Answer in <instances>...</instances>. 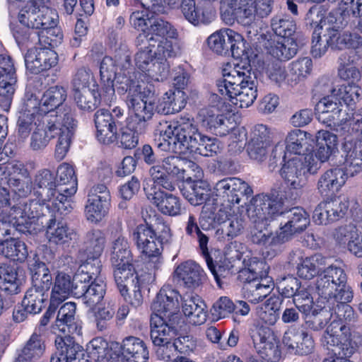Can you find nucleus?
Masks as SVG:
<instances>
[{"label": "nucleus", "instance_id": "obj_1", "mask_svg": "<svg viewBox=\"0 0 362 362\" xmlns=\"http://www.w3.org/2000/svg\"><path fill=\"white\" fill-rule=\"evenodd\" d=\"M314 154L303 158H293L285 160L279 173L284 184L274 185L269 194H257L252 199L248 210L252 219H265L281 209L286 202L300 197L301 189L306 185L311 175L317 173V160Z\"/></svg>", "mask_w": 362, "mask_h": 362}, {"label": "nucleus", "instance_id": "obj_2", "mask_svg": "<svg viewBox=\"0 0 362 362\" xmlns=\"http://www.w3.org/2000/svg\"><path fill=\"white\" fill-rule=\"evenodd\" d=\"M354 293L347 284L344 270L336 265L325 267L324 259H318V321L325 325L332 318L346 322H354L356 315L348 305Z\"/></svg>", "mask_w": 362, "mask_h": 362}, {"label": "nucleus", "instance_id": "obj_3", "mask_svg": "<svg viewBox=\"0 0 362 362\" xmlns=\"http://www.w3.org/2000/svg\"><path fill=\"white\" fill-rule=\"evenodd\" d=\"M237 35L232 36L229 45V54L235 59H241L232 68L222 70V78L216 81L218 92L227 96L230 101L240 108L250 107L257 97L258 81L245 55L243 43Z\"/></svg>", "mask_w": 362, "mask_h": 362}, {"label": "nucleus", "instance_id": "obj_4", "mask_svg": "<svg viewBox=\"0 0 362 362\" xmlns=\"http://www.w3.org/2000/svg\"><path fill=\"white\" fill-rule=\"evenodd\" d=\"M179 293L170 286L163 287L154 299L151 316V339L154 345L164 346L177 335L182 320Z\"/></svg>", "mask_w": 362, "mask_h": 362}, {"label": "nucleus", "instance_id": "obj_5", "mask_svg": "<svg viewBox=\"0 0 362 362\" xmlns=\"http://www.w3.org/2000/svg\"><path fill=\"white\" fill-rule=\"evenodd\" d=\"M132 240L141 254L158 269L163 262V246L172 242V233L168 225L160 223L154 229L148 224H139L131 234Z\"/></svg>", "mask_w": 362, "mask_h": 362}, {"label": "nucleus", "instance_id": "obj_6", "mask_svg": "<svg viewBox=\"0 0 362 362\" xmlns=\"http://www.w3.org/2000/svg\"><path fill=\"white\" fill-rule=\"evenodd\" d=\"M56 351L50 357V362H71L72 361L85 362H104L105 358V346L107 342L100 338L92 339L87 346L86 350L65 339L57 336L54 340Z\"/></svg>", "mask_w": 362, "mask_h": 362}, {"label": "nucleus", "instance_id": "obj_7", "mask_svg": "<svg viewBox=\"0 0 362 362\" xmlns=\"http://www.w3.org/2000/svg\"><path fill=\"white\" fill-rule=\"evenodd\" d=\"M321 341L329 356V359L325 358L323 362H336L337 360L346 361L355 351L353 344H362V337H358V341H353L350 327L333 320L327 327Z\"/></svg>", "mask_w": 362, "mask_h": 362}, {"label": "nucleus", "instance_id": "obj_8", "mask_svg": "<svg viewBox=\"0 0 362 362\" xmlns=\"http://www.w3.org/2000/svg\"><path fill=\"white\" fill-rule=\"evenodd\" d=\"M40 208L37 202H28L25 199L13 205L8 217L0 219V243L6 235L14 236L16 232L25 235L36 234V229L32 226V218Z\"/></svg>", "mask_w": 362, "mask_h": 362}, {"label": "nucleus", "instance_id": "obj_9", "mask_svg": "<svg viewBox=\"0 0 362 362\" xmlns=\"http://www.w3.org/2000/svg\"><path fill=\"white\" fill-rule=\"evenodd\" d=\"M156 132L160 135H166L168 139L174 137L173 151L183 152L189 148L198 137L199 132L197 126L189 118H180V120L168 122L160 121L156 126Z\"/></svg>", "mask_w": 362, "mask_h": 362}, {"label": "nucleus", "instance_id": "obj_10", "mask_svg": "<svg viewBox=\"0 0 362 362\" xmlns=\"http://www.w3.org/2000/svg\"><path fill=\"white\" fill-rule=\"evenodd\" d=\"M148 359V351L144 342L139 338L128 337L123 340L122 346L118 343L112 344L110 348L105 346L106 362H138Z\"/></svg>", "mask_w": 362, "mask_h": 362}, {"label": "nucleus", "instance_id": "obj_11", "mask_svg": "<svg viewBox=\"0 0 362 362\" xmlns=\"http://www.w3.org/2000/svg\"><path fill=\"white\" fill-rule=\"evenodd\" d=\"M40 209H37L36 216L32 218V226L36 229V234L43 229H46L47 235L50 242L57 245H64L71 241L75 233L66 224L56 222V215L52 212H43V206L40 205Z\"/></svg>", "mask_w": 362, "mask_h": 362}, {"label": "nucleus", "instance_id": "obj_12", "mask_svg": "<svg viewBox=\"0 0 362 362\" xmlns=\"http://www.w3.org/2000/svg\"><path fill=\"white\" fill-rule=\"evenodd\" d=\"M63 124L62 113L57 115L56 112L44 114L40 119V124L36 127L31 135L30 148L33 151L44 149L49 141L57 136Z\"/></svg>", "mask_w": 362, "mask_h": 362}, {"label": "nucleus", "instance_id": "obj_13", "mask_svg": "<svg viewBox=\"0 0 362 362\" xmlns=\"http://www.w3.org/2000/svg\"><path fill=\"white\" fill-rule=\"evenodd\" d=\"M215 195L226 202L228 206L239 204L244 197H248L252 193L251 187L244 180L230 177L218 181L214 187Z\"/></svg>", "mask_w": 362, "mask_h": 362}, {"label": "nucleus", "instance_id": "obj_14", "mask_svg": "<svg viewBox=\"0 0 362 362\" xmlns=\"http://www.w3.org/2000/svg\"><path fill=\"white\" fill-rule=\"evenodd\" d=\"M330 95L323 97L318 101V111L322 113L332 112L338 108L342 103L351 105L352 103L358 101L362 94L361 88L355 84L340 86L337 88H332L329 90Z\"/></svg>", "mask_w": 362, "mask_h": 362}, {"label": "nucleus", "instance_id": "obj_15", "mask_svg": "<svg viewBox=\"0 0 362 362\" xmlns=\"http://www.w3.org/2000/svg\"><path fill=\"white\" fill-rule=\"evenodd\" d=\"M110 193L105 184L93 186L88 194L85 207V214L88 221L99 223L108 213Z\"/></svg>", "mask_w": 362, "mask_h": 362}, {"label": "nucleus", "instance_id": "obj_16", "mask_svg": "<svg viewBox=\"0 0 362 362\" xmlns=\"http://www.w3.org/2000/svg\"><path fill=\"white\" fill-rule=\"evenodd\" d=\"M180 9L185 18L194 26L209 25L216 18L211 0H182Z\"/></svg>", "mask_w": 362, "mask_h": 362}, {"label": "nucleus", "instance_id": "obj_17", "mask_svg": "<svg viewBox=\"0 0 362 362\" xmlns=\"http://www.w3.org/2000/svg\"><path fill=\"white\" fill-rule=\"evenodd\" d=\"M148 27L144 33H139L135 40V45L156 47L157 41L167 36L171 39L177 37V30L168 21L153 16L148 18Z\"/></svg>", "mask_w": 362, "mask_h": 362}, {"label": "nucleus", "instance_id": "obj_18", "mask_svg": "<svg viewBox=\"0 0 362 362\" xmlns=\"http://www.w3.org/2000/svg\"><path fill=\"white\" fill-rule=\"evenodd\" d=\"M26 69L31 74H38L50 69L58 62V55L50 47H34L24 56Z\"/></svg>", "mask_w": 362, "mask_h": 362}, {"label": "nucleus", "instance_id": "obj_19", "mask_svg": "<svg viewBox=\"0 0 362 362\" xmlns=\"http://www.w3.org/2000/svg\"><path fill=\"white\" fill-rule=\"evenodd\" d=\"M284 206V204L281 209L283 214L278 215L286 214L288 221L280 228L276 238L277 243H283L289 240L294 234L303 231L310 223L307 213L302 208L295 207L284 212L283 211Z\"/></svg>", "mask_w": 362, "mask_h": 362}, {"label": "nucleus", "instance_id": "obj_20", "mask_svg": "<svg viewBox=\"0 0 362 362\" xmlns=\"http://www.w3.org/2000/svg\"><path fill=\"white\" fill-rule=\"evenodd\" d=\"M317 136L295 129L291 131L286 138V150L293 154L301 155L298 158L305 157L307 154H314L315 160H317Z\"/></svg>", "mask_w": 362, "mask_h": 362}, {"label": "nucleus", "instance_id": "obj_21", "mask_svg": "<svg viewBox=\"0 0 362 362\" xmlns=\"http://www.w3.org/2000/svg\"><path fill=\"white\" fill-rule=\"evenodd\" d=\"M106 284L101 279L84 282H74L73 296L80 298L86 307L93 309L103 299Z\"/></svg>", "mask_w": 362, "mask_h": 362}, {"label": "nucleus", "instance_id": "obj_22", "mask_svg": "<svg viewBox=\"0 0 362 362\" xmlns=\"http://www.w3.org/2000/svg\"><path fill=\"white\" fill-rule=\"evenodd\" d=\"M115 267V280L124 299H126V296L129 290V287L135 286L136 284H139L140 281L146 280L147 284H150L153 283L156 280L155 272L139 276L135 272V270L131 263H129L127 265H119Z\"/></svg>", "mask_w": 362, "mask_h": 362}, {"label": "nucleus", "instance_id": "obj_23", "mask_svg": "<svg viewBox=\"0 0 362 362\" xmlns=\"http://www.w3.org/2000/svg\"><path fill=\"white\" fill-rule=\"evenodd\" d=\"M128 107L134 110V115L130 117L133 124H136V131L140 133H145L148 127V120L153 115V102L146 98L144 100L143 92L135 98L128 100Z\"/></svg>", "mask_w": 362, "mask_h": 362}, {"label": "nucleus", "instance_id": "obj_24", "mask_svg": "<svg viewBox=\"0 0 362 362\" xmlns=\"http://www.w3.org/2000/svg\"><path fill=\"white\" fill-rule=\"evenodd\" d=\"M38 100L35 98L27 99L19 112L17 129L21 138H27L31 130L36 126V120L40 122L42 115L37 109Z\"/></svg>", "mask_w": 362, "mask_h": 362}, {"label": "nucleus", "instance_id": "obj_25", "mask_svg": "<svg viewBox=\"0 0 362 362\" xmlns=\"http://www.w3.org/2000/svg\"><path fill=\"white\" fill-rule=\"evenodd\" d=\"M76 304L74 302L64 303L59 309L54 327L69 334H81V325L76 315Z\"/></svg>", "mask_w": 362, "mask_h": 362}, {"label": "nucleus", "instance_id": "obj_26", "mask_svg": "<svg viewBox=\"0 0 362 362\" xmlns=\"http://www.w3.org/2000/svg\"><path fill=\"white\" fill-rule=\"evenodd\" d=\"M350 127H351V134L361 131V139H357L354 144L349 142L344 145L345 153L342 156L344 162L341 168L348 177H354L362 171V128L356 132L353 130L352 126Z\"/></svg>", "mask_w": 362, "mask_h": 362}, {"label": "nucleus", "instance_id": "obj_27", "mask_svg": "<svg viewBox=\"0 0 362 362\" xmlns=\"http://www.w3.org/2000/svg\"><path fill=\"white\" fill-rule=\"evenodd\" d=\"M102 97L106 104L111 103L115 98L114 81L117 78V66L110 57H105L100 66Z\"/></svg>", "mask_w": 362, "mask_h": 362}, {"label": "nucleus", "instance_id": "obj_28", "mask_svg": "<svg viewBox=\"0 0 362 362\" xmlns=\"http://www.w3.org/2000/svg\"><path fill=\"white\" fill-rule=\"evenodd\" d=\"M174 274L177 282L189 288L199 287L205 277L204 270L192 260H187L180 264L176 267Z\"/></svg>", "mask_w": 362, "mask_h": 362}, {"label": "nucleus", "instance_id": "obj_29", "mask_svg": "<svg viewBox=\"0 0 362 362\" xmlns=\"http://www.w3.org/2000/svg\"><path fill=\"white\" fill-rule=\"evenodd\" d=\"M62 127H59L61 130L57 135L59 138L54 153L57 160H62L66 155L77 126V122L74 119L73 113L69 111L62 113Z\"/></svg>", "mask_w": 362, "mask_h": 362}, {"label": "nucleus", "instance_id": "obj_30", "mask_svg": "<svg viewBox=\"0 0 362 362\" xmlns=\"http://www.w3.org/2000/svg\"><path fill=\"white\" fill-rule=\"evenodd\" d=\"M349 204L345 199L332 197L318 204V221L320 224L327 225L343 218Z\"/></svg>", "mask_w": 362, "mask_h": 362}, {"label": "nucleus", "instance_id": "obj_31", "mask_svg": "<svg viewBox=\"0 0 362 362\" xmlns=\"http://www.w3.org/2000/svg\"><path fill=\"white\" fill-rule=\"evenodd\" d=\"M66 98V91L62 86H52L47 90L42 95L40 102H38L37 109L42 114H48L50 112H56L60 115L65 112H72L71 109L67 107L63 110L59 106L65 101Z\"/></svg>", "mask_w": 362, "mask_h": 362}, {"label": "nucleus", "instance_id": "obj_32", "mask_svg": "<svg viewBox=\"0 0 362 362\" xmlns=\"http://www.w3.org/2000/svg\"><path fill=\"white\" fill-rule=\"evenodd\" d=\"M252 199L247 208L248 217L255 224L250 231V238L251 241L255 244L262 245H276L282 244L283 243H277L276 241L277 233L276 234H273L267 229L266 226L267 225V221L272 220L276 216H278L279 214H283V212L279 210V212L274 214L270 217H267L265 219L255 220L252 219L249 214L248 210L250 209Z\"/></svg>", "mask_w": 362, "mask_h": 362}, {"label": "nucleus", "instance_id": "obj_33", "mask_svg": "<svg viewBox=\"0 0 362 362\" xmlns=\"http://www.w3.org/2000/svg\"><path fill=\"white\" fill-rule=\"evenodd\" d=\"M98 141L105 144L114 142L117 139L118 127L113 124L110 112L105 109L98 110L94 115Z\"/></svg>", "mask_w": 362, "mask_h": 362}, {"label": "nucleus", "instance_id": "obj_34", "mask_svg": "<svg viewBox=\"0 0 362 362\" xmlns=\"http://www.w3.org/2000/svg\"><path fill=\"white\" fill-rule=\"evenodd\" d=\"M197 119L204 127L216 135L225 136L229 132L226 124V117L214 106L201 109Z\"/></svg>", "mask_w": 362, "mask_h": 362}, {"label": "nucleus", "instance_id": "obj_35", "mask_svg": "<svg viewBox=\"0 0 362 362\" xmlns=\"http://www.w3.org/2000/svg\"><path fill=\"white\" fill-rule=\"evenodd\" d=\"M146 195L162 214L169 216L180 214V200L175 195L162 190L155 191L153 193L146 192Z\"/></svg>", "mask_w": 362, "mask_h": 362}, {"label": "nucleus", "instance_id": "obj_36", "mask_svg": "<svg viewBox=\"0 0 362 362\" xmlns=\"http://www.w3.org/2000/svg\"><path fill=\"white\" fill-rule=\"evenodd\" d=\"M34 184L38 188L37 191L39 202L49 201L54 196V193L59 191L56 184V175L48 169H42L37 172Z\"/></svg>", "mask_w": 362, "mask_h": 362}, {"label": "nucleus", "instance_id": "obj_37", "mask_svg": "<svg viewBox=\"0 0 362 362\" xmlns=\"http://www.w3.org/2000/svg\"><path fill=\"white\" fill-rule=\"evenodd\" d=\"M186 103V95L183 90L170 89L159 100L156 110L165 115L173 114L183 109Z\"/></svg>", "mask_w": 362, "mask_h": 362}, {"label": "nucleus", "instance_id": "obj_38", "mask_svg": "<svg viewBox=\"0 0 362 362\" xmlns=\"http://www.w3.org/2000/svg\"><path fill=\"white\" fill-rule=\"evenodd\" d=\"M230 210V207L228 205L221 206L214 213L210 211L209 204L204 205L199 216V224L202 230L216 228L217 226L221 227L232 216Z\"/></svg>", "mask_w": 362, "mask_h": 362}, {"label": "nucleus", "instance_id": "obj_39", "mask_svg": "<svg viewBox=\"0 0 362 362\" xmlns=\"http://www.w3.org/2000/svg\"><path fill=\"white\" fill-rule=\"evenodd\" d=\"M270 335L269 329L261 328L252 336V340L260 357L268 362H273L272 360L280 359L278 358L280 351L277 346L269 341Z\"/></svg>", "mask_w": 362, "mask_h": 362}, {"label": "nucleus", "instance_id": "obj_40", "mask_svg": "<svg viewBox=\"0 0 362 362\" xmlns=\"http://www.w3.org/2000/svg\"><path fill=\"white\" fill-rule=\"evenodd\" d=\"M326 44L318 49V55L324 54L327 47L332 49H357L362 45V37L356 33H343L338 35H333L325 39Z\"/></svg>", "mask_w": 362, "mask_h": 362}, {"label": "nucleus", "instance_id": "obj_41", "mask_svg": "<svg viewBox=\"0 0 362 362\" xmlns=\"http://www.w3.org/2000/svg\"><path fill=\"white\" fill-rule=\"evenodd\" d=\"M206 305L198 296H192L185 300L182 305V311L186 317L194 325H202L206 320Z\"/></svg>", "mask_w": 362, "mask_h": 362}, {"label": "nucleus", "instance_id": "obj_42", "mask_svg": "<svg viewBox=\"0 0 362 362\" xmlns=\"http://www.w3.org/2000/svg\"><path fill=\"white\" fill-rule=\"evenodd\" d=\"M74 287V276L58 272L52 289L50 300L61 304L71 293Z\"/></svg>", "mask_w": 362, "mask_h": 362}, {"label": "nucleus", "instance_id": "obj_43", "mask_svg": "<svg viewBox=\"0 0 362 362\" xmlns=\"http://www.w3.org/2000/svg\"><path fill=\"white\" fill-rule=\"evenodd\" d=\"M348 176L340 168H332L327 170L318 181V189L321 192H337L346 182Z\"/></svg>", "mask_w": 362, "mask_h": 362}, {"label": "nucleus", "instance_id": "obj_44", "mask_svg": "<svg viewBox=\"0 0 362 362\" xmlns=\"http://www.w3.org/2000/svg\"><path fill=\"white\" fill-rule=\"evenodd\" d=\"M288 259L290 264H297V272L300 278L311 279L317 275V259L314 256L303 259L301 252L296 250L289 254Z\"/></svg>", "mask_w": 362, "mask_h": 362}, {"label": "nucleus", "instance_id": "obj_45", "mask_svg": "<svg viewBox=\"0 0 362 362\" xmlns=\"http://www.w3.org/2000/svg\"><path fill=\"white\" fill-rule=\"evenodd\" d=\"M240 36L231 29L220 30L211 34L207 39L209 48L217 54L229 55V45L232 43V36Z\"/></svg>", "mask_w": 362, "mask_h": 362}, {"label": "nucleus", "instance_id": "obj_46", "mask_svg": "<svg viewBox=\"0 0 362 362\" xmlns=\"http://www.w3.org/2000/svg\"><path fill=\"white\" fill-rule=\"evenodd\" d=\"M110 255V261L113 267L127 265L132 261L129 243L122 235H119L112 241Z\"/></svg>", "mask_w": 362, "mask_h": 362}, {"label": "nucleus", "instance_id": "obj_47", "mask_svg": "<svg viewBox=\"0 0 362 362\" xmlns=\"http://www.w3.org/2000/svg\"><path fill=\"white\" fill-rule=\"evenodd\" d=\"M97 86L93 83L92 88L74 92V100L81 110L92 111L99 105L100 100H104L102 97V90L98 93Z\"/></svg>", "mask_w": 362, "mask_h": 362}, {"label": "nucleus", "instance_id": "obj_48", "mask_svg": "<svg viewBox=\"0 0 362 362\" xmlns=\"http://www.w3.org/2000/svg\"><path fill=\"white\" fill-rule=\"evenodd\" d=\"M266 279L245 282L243 286V297L252 303H258L265 298L272 291V284H265ZM268 283V281H267Z\"/></svg>", "mask_w": 362, "mask_h": 362}, {"label": "nucleus", "instance_id": "obj_49", "mask_svg": "<svg viewBox=\"0 0 362 362\" xmlns=\"http://www.w3.org/2000/svg\"><path fill=\"white\" fill-rule=\"evenodd\" d=\"M0 254L13 261L23 262L28 256L25 244L17 238H11L0 243Z\"/></svg>", "mask_w": 362, "mask_h": 362}, {"label": "nucleus", "instance_id": "obj_50", "mask_svg": "<svg viewBox=\"0 0 362 362\" xmlns=\"http://www.w3.org/2000/svg\"><path fill=\"white\" fill-rule=\"evenodd\" d=\"M45 346L41 337L33 334L19 354L16 362H32L40 360Z\"/></svg>", "mask_w": 362, "mask_h": 362}, {"label": "nucleus", "instance_id": "obj_51", "mask_svg": "<svg viewBox=\"0 0 362 362\" xmlns=\"http://www.w3.org/2000/svg\"><path fill=\"white\" fill-rule=\"evenodd\" d=\"M59 184V189L64 193L74 194L77 190L78 180L74 167L69 163L61 164L57 169Z\"/></svg>", "mask_w": 362, "mask_h": 362}, {"label": "nucleus", "instance_id": "obj_52", "mask_svg": "<svg viewBox=\"0 0 362 362\" xmlns=\"http://www.w3.org/2000/svg\"><path fill=\"white\" fill-rule=\"evenodd\" d=\"M21 279L18 272L11 266L0 264V288L9 293L16 294L20 292Z\"/></svg>", "mask_w": 362, "mask_h": 362}, {"label": "nucleus", "instance_id": "obj_53", "mask_svg": "<svg viewBox=\"0 0 362 362\" xmlns=\"http://www.w3.org/2000/svg\"><path fill=\"white\" fill-rule=\"evenodd\" d=\"M101 262L99 257H88L87 259L78 267L74 275V282H84L99 279L101 272Z\"/></svg>", "mask_w": 362, "mask_h": 362}, {"label": "nucleus", "instance_id": "obj_54", "mask_svg": "<svg viewBox=\"0 0 362 362\" xmlns=\"http://www.w3.org/2000/svg\"><path fill=\"white\" fill-rule=\"evenodd\" d=\"M189 148L191 153L205 157H212L219 151V142L215 137L208 136L202 132Z\"/></svg>", "mask_w": 362, "mask_h": 362}, {"label": "nucleus", "instance_id": "obj_55", "mask_svg": "<svg viewBox=\"0 0 362 362\" xmlns=\"http://www.w3.org/2000/svg\"><path fill=\"white\" fill-rule=\"evenodd\" d=\"M74 194H69L68 193H64L61 189L54 193V196L50 199L49 201H46V202H43V204H40L37 202L41 206H43V212L45 214H47V211H50L49 209L52 208L53 210L56 211V213L60 215H66L71 212L72 209L71 204V197Z\"/></svg>", "mask_w": 362, "mask_h": 362}, {"label": "nucleus", "instance_id": "obj_56", "mask_svg": "<svg viewBox=\"0 0 362 362\" xmlns=\"http://www.w3.org/2000/svg\"><path fill=\"white\" fill-rule=\"evenodd\" d=\"M267 40L268 45H265L271 47V54L281 62L288 61L297 54L298 45L293 38H284L281 42L278 41L274 46L269 42V39Z\"/></svg>", "mask_w": 362, "mask_h": 362}, {"label": "nucleus", "instance_id": "obj_57", "mask_svg": "<svg viewBox=\"0 0 362 362\" xmlns=\"http://www.w3.org/2000/svg\"><path fill=\"white\" fill-rule=\"evenodd\" d=\"M313 62L309 57H303L293 62L290 66V77L288 78L289 86H294L310 74Z\"/></svg>", "mask_w": 362, "mask_h": 362}, {"label": "nucleus", "instance_id": "obj_58", "mask_svg": "<svg viewBox=\"0 0 362 362\" xmlns=\"http://www.w3.org/2000/svg\"><path fill=\"white\" fill-rule=\"evenodd\" d=\"M245 226V220L242 217L238 216H230L229 221L216 229V236L219 240L226 239L229 240L240 235Z\"/></svg>", "mask_w": 362, "mask_h": 362}, {"label": "nucleus", "instance_id": "obj_59", "mask_svg": "<svg viewBox=\"0 0 362 362\" xmlns=\"http://www.w3.org/2000/svg\"><path fill=\"white\" fill-rule=\"evenodd\" d=\"M84 245L87 257H100L105 245V237L100 230H91L86 234Z\"/></svg>", "mask_w": 362, "mask_h": 362}, {"label": "nucleus", "instance_id": "obj_60", "mask_svg": "<svg viewBox=\"0 0 362 362\" xmlns=\"http://www.w3.org/2000/svg\"><path fill=\"white\" fill-rule=\"evenodd\" d=\"M255 11L253 0H245L225 23L232 25L237 21L242 25H250L256 20Z\"/></svg>", "mask_w": 362, "mask_h": 362}, {"label": "nucleus", "instance_id": "obj_61", "mask_svg": "<svg viewBox=\"0 0 362 362\" xmlns=\"http://www.w3.org/2000/svg\"><path fill=\"white\" fill-rule=\"evenodd\" d=\"M164 168L169 175L170 179L184 180L185 168L190 165H194V163L183 158L180 156H168L162 160Z\"/></svg>", "mask_w": 362, "mask_h": 362}, {"label": "nucleus", "instance_id": "obj_62", "mask_svg": "<svg viewBox=\"0 0 362 362\" xmlns=\"http://www.w3.org/2000/svg\"><path fill=\"white\" fill-rule=\"evenodd\" d=\"M117 90L119 94L127 93L126 103L128 104V100L135 98L142 91L139 81L133 78L131 76H127L126 74H118L116 78Z\"/></svg>", "mask_w": 362, "mask_h": 362}, {"label": "nucleus", "instance_id": "obj_63", "mask_svg": "<svg viewBox=\"0 0 362 362\" xmlns=\"http://www.w3.org/2000/svg\"><path fill=\"white\" fill-rule=\"evenodd\" d=\"M337 136L328 131L318 130V160L326 161L337 146Z\"/></svg>", "mask_w": 362, "mask_h": 362}, {"label": "nucleus", "instance_id": "obj_64", "mask_svg": "<svg viewBox=\"0 0 362 362\" xmlns=\"http://www.w3.org/2000/svg\"><path fill=\"white\" fill-rule=\"evenodd\" d=\"M271 27L274 33L283 39L293 38L292 36L296 29L295 22L284 15L273 17L271 21Z\"/></svg>", "mask_w": 362, "mask_h": 362}]
</instances>
